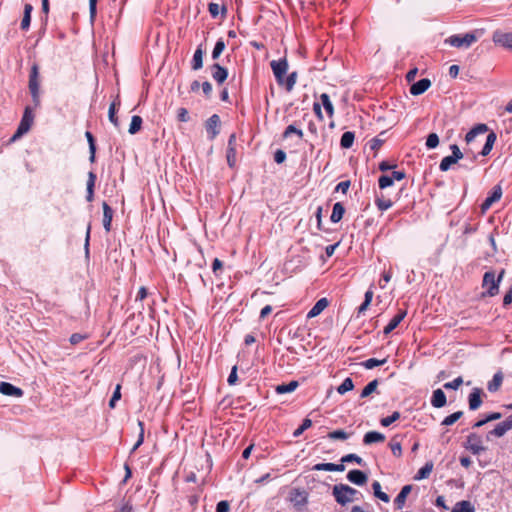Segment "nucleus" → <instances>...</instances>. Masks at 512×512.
Masks as SVG:
<instances>
[{"mask_svg": "<svg viewBox=\"0 0 512 512\" xmlns=\"http://www.w3.org/2000/svg\"><path fill=\"white\" fill-rule=\"evenodd\" d=\"M358 491L345 484H337L333 487V496L340 505H346L357 500Z\"/></svg>", "mask_w": 512, "mask_h": 512, "instance_id": "1", "label": "nucleus"}, {"mask_svg": "<svg viewBox=\"0 0 512 512\" xmlns=\"http://www.w3.org/2000/svg\"><path fill=\"white\" fill-rule=\"evenodd\" d=\"M464 448L470 451L474 455H480L487 451V447L484 445L483 437L478 433H470L464 443Z\"/></svg>", "mask_w": 512, "mask_h": 512, "instance_id": "2", "label": "nucleus"}, {"mask_svg": "<svg viewBox=\"0 0 512 512\" xmlns=\"http://www.w3.org/2000/svg\"><path fill=\"white\" fill-rule=\"evenodd\" d=\"M204 128L207 139L214 140L221 132L222 122L220 116L213 114L205 121Z\"/></svg>", "mask_w": 512, "mask_h": 512, "instance_id": "3", "label": "nucleus"}, {"mask_svg": "<svg viewBox=\"0 0 512 512\" xmlns=\"http://www.w3.org/2000/svg\"><path fill=\"white\" fill-rule=\"evenodd\" d=\"M33 120H34V115L32 113L31 108L26 107L23 117L21 119V122L17 128V131L12 136L11 140L15 141V140L19 139L20 137H22L24 134H26L30 130Z\"/></svg>", "mask_w": 512, "mask_h": 512, "instance_id": "4", "label": "nucleus"}, {"mask_svg": "<svg viewBox=\"0 0 512 512\" xmlns=\"http://www.w3.org/2000/svg\"><path fill=\"white\" fill-rule=\"evenodd\" d=\"M482 286L487 289L483 296L493 297L498 294L500 284L499 280H496L494 272L488 271L484 274Z\"/></svg>", "mask_w": 512, "mask_h": 512, "instance_id": "5", "label": "nucleus"}, {"mask_svg": "<svg viewBox=\"0 0 512 512\" xmlns=\"http://www.w3.org/2000/svg\"><path fill=\"white\" fill-rule=\"evenodd\" d=\"M477 41V37L472 33H467L464 36L453 35L445 40L449 45L456 48H468Z\"/></svg>", "mask_w": 512, "mask_h": 512, "instance_id": "6", "label": "nucleus"}, {"mask_svg": "<svg viewBox=\"0 0 512 512\" xmlns=\"http://www.w3.org/2000/svg\"><path fill=\"white\" fill-rule=\"evenodd\" d=\"M29 90L35 105H39V71L37 65H33L29 76Z\"/></svg>", "mask_w": 512, "mask_h": 512, "instance_id": "7", "label": "nucleus"}, {"mask_svg": "<svg viewBox=\"0 0 512 512\" xmlns=\"http://www.w3.org/2000/svg\"><path fill=\"white\" fill-rule=\"evenodd\" d=\"M510 429H512V415L506 418L503 422L496 425V427L487 433L486 440L490 441L492 436L497 438L503 437Z\"/></svg>", "mask_w": 512, "mask_h": 512, "instance_id": "8", "label": "nucleus"}, {"mask_svg": "<svg viewBox=\"0 0 512 512\" xmlns=\"http://www.w3.org/2000/svg\"><path fill=\"white\" fill-rule=\"evenodd\" d=\"M290 501L300 509L308 503V493L304 489L294 488L290 492Z\"/></svg>", "mask_w": 512, "mask_h": 512, "instance_id": "9", "label": "nucleus"}, {"mask_svg": "<svg viewBox=\"0 0 512 512\" xmlns=\"http://www.w3.org/2000/svg\"><path fill=\"white\" fill-rule=\"evenodd\" d=\"M271 68L279 84H284V75L288 70V63L285 59L280 61H272Z\"/></svg>", "mask_w": 512, "mask_h": 512, "instance_id": "10", "label": "nucleus"}, {"mask_svg": "<svg viewBox=\"0 0 512 512\" xmlns=\"http://www.w3.org/2000/svg\"><path fill=\"white\" fill-rule=\"evenodd\" d=\"M502 188L500 185H496L490 196L481 205L482 213H485L495 202L499 201L502 197Z\"/></svg>", "mask_w": 512, "mask_h": 512, "instance_id": "11", "label": "nucleus"}, {"mask_svg": "<svg viewBox=\"0 0 512 512\" xmlns=\"http://www.w3.org/2000/svg\"><path fill=\"white\" fill-rule=\"evenodd\" d=\"M493 41L498 45L512 49V32L495 31Z\"/></svg>", "mask_w": 512, "mask_h": 512, "instance_id": "12", "label": "nucleus"}, {"mask_svg": "<svg viewBox=\"0 0 512 512\" xmlns=\"http://www.w3.org/2000/svg\"><path fill=\"white\" fill-rule=\"evenodd\" d=\"M0 393L6 396L20 398L23 396V391L8 382H0Z\"/></svg>", "mask_w": 512, "mask_h": 512, "instance_id": "13", "label": "nucleus"}, {"mask_svg": "<svg viewBox=\"0 0 512 512\" xmlns=\"http://www.w3.org/2000/svg\"><path fill=\"white\" fill-rule=\"evenodd\" d=\"M431 86V81L427 78L421 79L418 82L414 83L410 87V93L413 96H418L426 92Z\"/></svg>", "mask_w": 512, "mask_h": 512, "instance_id": "14", "label": "nucleus"}, {"mask_svg": "<svg viewBox=\"0 0 512 512\" xmlns=\"http://www.w3.org/2000/svg\"><path fill=\"white\" fill-rule=\"evenodd\" d=\"M347 479L356 485H364L368 478L367 475L360 470H351L347 474Z\"/></svg>", "mask_w": 512, "mask_h": 512, "instance_id": "15", "label": "nucleus"}, {"mask_svg": "<svg viewBox=\"0 0 512 512\" xmlns=\"http://www.w3.org/2000/svg\"><path fill=\"white\" fill-rule=\"evenodd\" d=\"M447 403L446 395L442 389H436L433 391L431 404L435 408L444 407Z\"/></svg>", "mask_w": 512, "mask_h": 512, "instance_id": "16", "label": "nucleus"}, {"mask_svg": "<svg viewBox=\"0 0 512 512\" xmlns=\"http://www.w3.org/2000/svg\"><path fill=\"white\" fill-rule=\"evenodd\" d=\"M488 130V127L486 124H478L477 126H475L474 128H472L465 136V141L467 144H470L472 143L476 136L479 135V134H483L485 132H487Z\"/></svg>", "mask_w": 512, "mask_h": 512, "instance_id": "17", "label": "nucleus"}, {"mask_svg": "<svg viewBox=\"0 0 512 512\" xmlns=\"http://www.w3.org/2000/svg\"><path fill=\"white\" fill-rule=\"evenodd\" d=\"M328 304L329 302L326 298L319 299L308 312L307 317L314 318L318 316L328 306Z\"/></svg>", "mask_w": 512, "mask_h": 512, "instance_id": "18", "label": "nucleus"}, {"mask_svg": "<svg viewBox=\"0 0 512 512\" xmlns=\"http://www.w3.org/2000/svg\"><path fill=\"white\" fill-rule=\"evenodd\" d=\"M481 404V390L479 388H474L469 395V408L471 410H476L481 406Z\"/></svg>", "mask_w": 512, "mask_h": 512, "instance_id": "19", "label": "nucleus"}, {"mask_svg": "<svg viewBox=\"0 0 512 512\" xmlns=\"http://www.w3.org/2000/svg\"><path fill=\"white\" fill-rule=\"evenodd\" d=\"M102 208H103V226H104V229L107 232H109L111 229L113 210L110 208V206L106 202H103Z\"/></svg>", "mask_w": 512, "mask_h": 512, "instance_id": "20", "label": "nucleus"}, {"mask_svg": "<svg viewBox=\"0 0 512 512\" xmlns=\"http://www.w3.org/2000/svg\"><path fill=\"white\" fill-rule=\"evenodd\" d=\"M345 469V466L343 465V463L341 464H334V463H319V464H316L314 467H313V470L315 471H339V472H342L344 471Z\"/></svg>", "mask_w": 512, "mask_h": 512, "instance_id": "21", "label": "nucleus"}, {"mask_svg": "<svg viewBox=\"0 0 512 512\" xmlns=\"http://www.w3.org/2000/svg\"><path fill=\"white\" fill-rule=\"evenodd\" d=\"M405 316H406V311H402L399 314H397L396 316H394L390 320L388 325L384 328V334L388 335L389 333H391L401 323V321L405 318Z\"/></svg>", "mask_w": 512, "mask_h": 512, "instance_id": "22", "label": "nucleus"}, {"mask_svg": "<svg viewBox=\"0 0 512 512\" xmlns=\"http://www.w3.org/2000/svg\"><path fill=\"white\" fill-rule=\"evenodd\" d=\"M384 440H385V436L382 433L377 432V431L367 432L363 439V441L366 445H370V444L377 443V442H383Z\"/></svg>", "mask_w": 512, "mask_h": 512, "instance_id": "23", "label": "nucleus"}, {"mask_svg": "<svg viewBox=\"0 0 512 512\" xmlns=\"http://www.w3.org/2000/svg\"><path fill=\"white\" fill-rule=\"evenodd\" d=\"M120 105V100H119V97L117 96L115 101H113L109 107V110H108V118H109V121L116 127L118 128L119 127V121H118V118L116 117V111H117V106Z\"/></svg>", "mask_w": 512, "mask_h": 512, "instance_id": "24", "label": "nucleus"}, {"mask_svg": "<svg viewBox=\"0 0 512 512\" xmlns=\"http://www.w3.org/2000/svg\"><path fill=\"white\" fill-rule=\"evenodd\" d=\"M411 489H412L411 485H405L401 489L400 493L398 494V496L395 499V504L398 509H402V507L404 506L406 498H407L408 494L411 492Z\"/></svg>", "mask_w": 512, "mask_h": 512, "instance_id": "25", "label": "nucleus"}, {"mask_svg": "<svg viewBox=\"0 0 512 512\" xmlns=\"http://www.w3.org/2000/svg\"><path fill=\"white\" fill-rule=\"evenodd\" d=\"M344 212H345L344 206L339 202L335 203L333 206L331 217H330L331 221L333 223L339 222L342 219Z\"/></svg>", "mask_w": 512, "mask_h": 512, "instance_id": "26", "label": "nucleus"}, {"mask_svg": "<svg viewBox=\"0 0 512 512\" xmlns=\"http://www.w3.org/2000/svg\"><path fill=\"white\" fill-rule=\"evenodd\" d=\"M496 139H497V136H496V134L494 132H491V133L488 134L487 139H486V143H485V145H484V147H483V149L481 151V155L482 156H486V155H488L491 152V150H492V148H493V146L495 144Z\"/></svg>", "mask_w": 512, "mask_h": 512, "instance_id": "27", "label": "nucleus"}, {"mask_svg": "<svg viewBox=\"0 0 512 512\" xmlns=\"http://www.w3.org/2000/svg\"><path fill=\"white\" fill-rule=\"evenodd\" d=\"M433 463L432 462H427L418 472L417 474L415 475L414 479L415 480H422V479H426L429 477V475L431 474L432 470H433Z\"/></svg>", "mask_w": 512, "mask_h": 512, "instance_id": "28", "label": "nucleus"}, {"mask_svg": "<svg viewBox=\"0 0 512 512\" xmlns=\"http://www.w3.org/2000/svg\"><path fill=\"white\" fill-rule=\"evenodd\" d=\"M212 77L219 83L222 84L224 82V68L216 63L211 66Z\"/></svg>", "mask_w": 512, "mask_h": 512, "instance_id": "29", "label": "nucleus"}, {"mask_svg": "<svg viewBox=\"0 0 512 512\" xmlns=\"http://www.w3.org/2000/svg\"><path fill=\"white\" fill-rule=\"evenodd\" d=\"M33 10V7L32 5L30 4H26L24 6V15H23V18H22V21H21V28L23 30H26L29 28L30 26V21H31V12Z\"/></svg>", "mask_w": 512, "mask_h": 512, "instance_id": "30", "label": "nucleus"}, {"mask_svg": "<svg viewBox=\"0 0 512 512\" xmlns=\"http://www.w3.org/2000/svg\"><path fill=\"white\" fill-rule=\"evenodd\" d=\"M95 181L96 175L93 172H89L87 180V201L89 202L93 199Z\"/></svg>", "mask_w": 512, "mask_h": 512, "instance_id": "31", "label": "nucleus"}, {"mask_svg": "<svg viewBox=\"0 0 512 512\" xmlns=\"http://www.w3.org/2000/svg\"><path fill=\"white\" fill-rule=\"evenodd\" d=\"M299 383L297 381H291L288 384H281L276 387V392L278 394L291 393L296 390Z\"/></svg>", "mask_w": 512, "mask_h": 512, "instance_id": "32", "label": "nucleus"}, {"mask_svg": "<svg viewBox=\"0 0 512 512\" xmlns=\"http://www.w3.org/2000/svg\"><path fill=\"white\" fill-rule=\"evenodd\" d=\"M320 100L329 117H332L334 115V106L330 100L329 95L326 93L321 94Z\"/></svg>", "mask_w": 512, "mask_h": 512, "instance_id": "33", "label": "nucleus"}, {"mask_svg": "<svg viewBox=\"0 0 512 512\" xmlns=\"http://www.w3.org/2000/svg\"><path fill=\"white\" fill-rule=\"evenodd\" d=\"M354 138H355V136H354L353 132H350V131L345 132L341 137V141H340L341 147L345 148V149L350 148L353 145Z\"/></svg>", "mask_w": 512, "mask_h": 512, "instance_id": "34", "label": "nucleus"}, {"mask_svg": "<svg viewBox=\"0 0 512 512\" xmlns=\"http://www.w3.org/2000/svg\"><path fill=\"white\" fill-rule=\"evenodd\" d=\"M503 376L501 373H496L493 376V379L488 383V390L490 392H495L499 389L502 384Z\"/></svg>", "mask_w": 512, "mask_h": 512, "instance_id": "35", "label": "nucleus"}, {"mask_svg": "<svg viewBox=\"0 0 512 512\" xmlns=\"http://www.w3.org/2000/svg\"><path fill=\"white\" fill-rule=\"evenodd\" d=\"M452 512H474V507L469 501L458 502Z\"/></svg>", "mask_w": 512, "mask_h": 512, "instance_id": "36", "label": "nucleus"}, {"mask_svg": "<svg viewBox=\"0 0 512 512\" xmlns=\"http://www.w3.org/2000/svg\"><path fill=\"white\" fill-rule=\"evenodd\" d=\"M202 66H203V52L200 48H198L195 51L194 56H193L192 68L194 70H198V69L202 68Z\"/></svg>", "mask_w": 512, "mask_h": 512, "instance_id": "37", "label": "nucleus"}, {"mask_svg": "<svg viewBox=\"0 0 512 512\" xmlns=\"http://www.w3.org/2000/svg\"><path fill=\"white\" fill-rule=\"evenodd\" d=\"M141 125H142V118L137 115L133 116L131 119V123H130L128 132L132 135L136 134L141 129Z\"/></svg>", "mask_w": 512, "mask_h": 512, "instance_id": "38", "label": "nucleus"}, {"mask_svg": "<svg viewBox=\"0 0 512 512\" xmlns=\"http://www.w3.org/2000/svg\"><path fill=\"white\" fill-rule=\"evenodd\" d=\"M378 384H379V382L376 379L371 381L370 383H368L362 390L361 397L366 398V397L370 396L372 393H374L378 387Z\"/></svg>", "mask_w": 512, "mask_h": 512, "instance_id": "39", "label": "nucleus"}, {"mask_svg": "<svg viewBox=\"0 0 512 512\" xmlns=\"http://www.w3.org/2000/svg\"><path fill=\"white\" fill-rule=\"evenodd\" d=\"M354 389V383L351 378H346L341 385L338 386L337 392L341 395Z\"/></svg>", "mask_w": 512, "mask_h": 512, "instance_id": "40", "label": "nucleus"}, {"mask_svg": "<svg viewBox=\"0 0 512 512\" xmlns=\"http://www.w3.org/2000/svg\"><path fill=\"white\" fill-rule=\"evenodd\" d=\"M372 488H373V491H374V495L379 498L380 500L384 501V502H389V496L382 492L381 491V485L378 481H375L373 484H372Z\"/></svg>", "mask_w": 512, "mask_h": 512, "instance_id": "41", "label": "nucleus"}, {"mask_svg": "<svg viewBox=\"0 0 512 512\" xmlns=\"http://www.w3.org/2000/svg\"><path fill=\"white\" fill-rule=\"evenodd\" d=\"M456 160L451 156H446L444 157L441 162H440V165H439V168L441 171L443 172H446L450 169V167L454 164H456Z\"/></svg>", "mask_w": 512, "mask_h": 512, "instance_id": "42", "label": "nucleus"}, {"mask_svg": "<svg viewBox=\"0 0 512 512\" xmlns=\"http://www.w3.org/2000/svg\"><path fill=\"white\" fill-rule=\"evenodd\" d=\"M387 362V359H382V360H378V359H375V358H370L366 361H364L362 363V365L366 368V369H373L377 366H381V365H384L385 363Z\"/></svg>", "mask_w": 512, "mask_h": 512, "instance_id": "43", "label": "nucleus"}, {"mask_svg": "<svg viewBox=\"0 0 512 512\" xmlns=\"http://www.w3.org/2000/svg\"><path fill=\"white\" fill-rule=\"evenodd\" d=\"M462 415V411L454 412L451 415L444 418V420L442 421V425L450 426L454 424L456 421H458Z\"/></svg>", "mask_w": 512, "mask_h": 512, "instance_id": "44", "label": "nucleus"}, {"mask_svg": "<svg viewBox=\"0 0 512 512\" xmlns=\"http://www.w3.org/2000/svg\"><path fill=\"white\" fill-rule=\"evenodd\" d=\"M85 136H86V138L88 140V143H89L90 161L94 162L96 147H95L93 135L90 132L87 131L85 133Z\"/></svg>", "mask_w": 512, "mask_h": 512, "instance_id": "45", "label": "nucleus"}, {"mask_svg": "<svg viewBox=\"0 0 512 512\" xmlns=\"http://www.w3.org/2000/svg\"><path fill=\"white\" fill-rule=\"evenodd\" d=\"M439 144V137L436 133H431L428 135L427 137V140H426V146L429 148V149H434L438 146Z\"/></svg>", "mask_w": 512, "mask_h": 512, "instance_id": "46", "label": "nucleus"}, {"mask_svg": "<svg viewBox=\"0 0 512 512\" xmlns=\"http://www.w3.org/2000/svg\"><path fill=\"white\" fill-rule=\"evenodd\" d=\"M311 426L312 421L309 418L304 419L302 425L294 431V437H299L306 429L310 428Z\"/></svg>", "mask_w": 512, "mask_h": 512, "instance_id": "47", "label": "nucleus"}, {"mask_svg": "<svg viewBox=\"0 0 512 512\" xmlns=\"http://www.w3.org/2000/svg\"><path fill=\"white\" fill-rule=\"evenodd\" d=\"M223 50H224V41L222 39H219L213 49L212 58L214 60L218 59L220 57V55L222 54Z\"/></svg>", "mask_w": 512, "mask_h": 512, "instance_id": "48", "label": "nucleus"}, {"mask_svg": "<svg viewBox=\"0 0 512 512\" xmlns=\"http://www.w3.org/2000/svg\"><path fill=\"white\" fill-rule=\"evenodd\" d=\"M138 426L140 428L139 437H138V440L136 441V443L134 444V446L132 447L131 452H135L138 449V447L143 443V440H144V425H143V422L138 421Z\"/></svg>", "mask_w": 512, "mask_h": 512, "instance_id": "49", "label": "nucleus"}, {"mask_svg": "<svg viewBox=\"0 0 512 512\" xmlns=\"http://www.w3.org/2000/svg\"><path fill=\"white\" fill-rule=\"evenodd\" d=\"M138 426L140 428L139 437H138V440L136 441V443L134 444V446L132 447L131 452H135L138 449V447L143 443V440H144V425H143V422L138 421Z\"/></svg>", "mask_w": 512, "mask_h": 512, "instance_id": "50", "label": "nucleus"}, {"mask_svg": "<svg viewBox=\"0 0 512 512\" xmlns=\"http://www.w3.org/2000/svg\"><path fill=\"white\" fill-rule=\"evenodd\" d=\"M296 81H297V73L296 72H292L286 79V81L284 82L285 83V86H286V89L287 91H291L295 84H296Z\"/></svg>", "mask_w": 512, "mask_h": 512, "instance_id": "51", "label": "nucleus"}, {"mask_svg": "<svg viewBox=\"0 0 512 512\" xmlns=\"http://www.w3.org/2000/svg\"><path fill=\"white\" fill-rule=\"evenodd\" d=\"M462 384H463V378L457 377L453 381L445 383L444 388L457 390Z\"/></svg>", "mask_w": 512, "mask_h": 512, "instance_id": "52", "label": "nucleus"}, {"mask_svg": "<svg viewBox=\"0 0 512 512\" xmlns=\"http://www.w3.org/2000/svg\"><path fill=\"white\" fill-rule=\"evenodd\" d=\"M399 418H400V413L396 411L391 416L381 419V424L383 426L387 427V426L391 425L393 422H395L396 420H398Z\"/></svg>", "mask_w": 512, "mask_h": 512, "instance_id": "53", "label": "nucleus"}, {"mask_svg": "<svg viewBox=\"0 0 512 512\" xmlns=\"http://www.w3.org/2000/svg\"><path fill=\"white\" fill-rule=\"evenodd\" d=\"M393 178L392 176L382 175L379 178V187L381 189L387 188L393 184Z\"/></svg>", "mask_w": 512, "mask_h": 512, "instance_id": "54", "label": "nucleus"}, {"mask_svg": "<svg viewBox=\"0 0 512 512\" xmlns=\"http://www.w3.org/2000/svg\"><path fill=\"white\" fill-rule=\"evenodd\" d=\"M292 133L296 134L300 139L303 137V131L300 129H297L294 125H289L285 132L284 137H289Z\"/></svg>", "mask_w": 512, "mask_h": 512, "instance_id": "55", "label": "nucleus"}, {"mask_svg": "<svg viewBox=\"0 0 512 512\" xmlns=\"http://www.w3.org/2000/svg\"><path fill=\"white\" fill-rule=\"evenodd\" d=\"M121 386L118 384L115 388V391L109 401V407L114 408L116 405V401H118L121 398Z\"/></svg>", "mask_w": 512, "mask_h": 512, "instance_id": "56", "label": "nucleus"}, {"mask_svg": "<svg viewBox=\"0 0 512 512\" xmlns=\"http://www.w3.org/2000/svg\"><path fill=\"white\" fill-rule=\"evenodd\" d=\"M328 437L333 440H336V439L345 440L348 438V434L343 430H335V431L329 433Z\"/></svg>", "mask_w": 512, "mask_h": 512, "instance_id": "57", "label": "nucleus"}, {"mask_svg": "<svg viewBox=\"0 0 512 512\" xmlns=\"http://www.w3.org/2000/svg\"><path fill=\"white\" fill-rule=\"evenodd\" d=\"M378 208L382 211L389 209L392 206V202L389 199L378 198L376 200Z\"/></svg>", "mask_w": 512, "mask_h": 512, "instance_id": "58", "label": "nucleus"}, {"mask_svg": "<svg viewBox=\"0 0 512 512\" xmlns=\"http://www.w3.org/2000/svg\"><path fill=\"white\" fill-rule=\"evenodd\" d=\"M450 149L452 151L451 156L456 160V162H458L459 160H461L464 157L463 152L460 150V148L456 144L451 145Z\"/></svg>", "mask_w": 512, "mask_h": 512, "instance_id": "59", "label": "nucleus"}, {"mask_svg": "<svg viewBox=\"0 0 512 512\" xmlns=\"http://www.w3.org/2000/svg\"><path fill=\"white\" fill-rule=\"evenodd\" d=\"M209 12L213 17H216L220 12L224 13V5H222L221 9L220 6L216 3H210L209 4Z\"/></svg>", "mask_w": 512, "mask_h": 512, "instance_id": "60", "label": "nucleus"}, {"mask_svg": "<svg viewBox=\"0 0 512 512\" xmlns=\"http://www.w3.org/2000/svg\"><path fill=\"white\" fill-rule=\"evenodd\" d=\"M238 380V374H237V366L234 365L231 369V372L228 376V379H227V382L230 384V385H235L236 382Z\"/></svg>", "mask_w": 512, "mask_h": 512, "instance_id": "61", "label": "nucleus"}, {"mask_svg": "<svg viewBox=\"0 0 512 512\" xmlns=\"http://www.w3.org/2000/svg\"><path fill=\"white\" fill-rule=\"evenodd\" d=\"M351 461H355L358 464H361L362 463V458H360L356 454H348V455L342 457V459H341L342 463L351 462Z\"/></svg>", "mask_w": 512, "mask_h": 512, "instance_id": "62", "label": "nucleus"}, {"mask_svg": "<svg viewBox=\"0 0 512 512\" xmlns=\"http://www.w3.org/2000/svg\"><path fill=\"white\" fill-rule=\"evenodd\" d=\"M286 159V154L282 150H277L274 155V160L276 163L280 164L283 163Z\"/></svg>", "mask_w": 512, "mask_h": 512, "instance_id": "63", "label": "nucleus"}, {"mask_svg": "<svg viewBox=\"0 0 512 512\" xmlns=\"http://www.w3.org/2000/svg\"><path fill=\"white\" fill-rule=\"evenodd\" d=\"M116 512H132V505L128 501L123 502Z\"/></svg>", "mask_w": 512, "mask_h": 512, "instance_id": "64", "label": "nucleus"}]
</instances>
